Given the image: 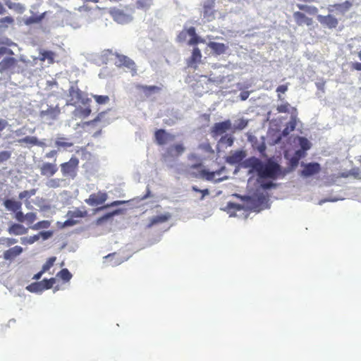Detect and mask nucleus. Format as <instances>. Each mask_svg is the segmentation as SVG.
Masks as SVG:
<instances>
[{"mask_svg": "<svg viewBox=\"0 0 361 361\" xmlns=\"http://www.w3.org/2000/svg\"><path fill=\"white\" fill-rule=\"evenodd\" d=\"M245 164L246 167L255 171L261 178L276 179L281 174L280 165L271 159L263 163L259 159L251 157L246 159Z\"/></svg>", "mask_w": 361, "mask_h": 361, "instance_id": "f257e3e1", "label": "nucleus"}, {"mask_svg": "<svg viewBox=\"0 0 361 361\" xmlns=\"http://www.w3.org/2000/svg\"><path fill=\"white\" fill-rule=\"evenodd\" d=\"M202 161L189 165L185 169V174L192 178H203L207 180H213L216 174H219L220 171H209L206 169H202Z\"/></svg>", "mask_w": 361, "mask_h": 361, "instance_id": "f03ea898", "label": "nucleus"}, {"mask_svg": "<svg viewBox=\"0 0 361 361\" xmlns=\"http://www.w3.org/2000/svg\"><path fill=\"white\" fill-rule=\"evenodd\" d=\"M23 71V68L18 65V61L16 58L9 56L4 58L0 61V73L7 74L19 73Z\"/></svg>", "mask_w": 361, "mask_h": 361, "instance_id": "7ed1b4c3", "label": "nucleus"}, {"mask_svg": "<svg viewBox=\"0 0 361 361\" xmlns=\"http://www.w3.org/2000/svg\"><path fill=\"white\" fill-rule=\"evenodd\" d=\"M79 166V159L73 156L69 161L60 165L61 171L64 177L74 179L78 173Z\"/></svg>", "mask_w": 361, "mask_h": 361, "instance_id": "20e7f679", "label": "nucleus"}, {"mask_svg": "<svg viewBox=\"0 0 361 361\" xmlns=\"http://www.w3.org/2000/svg\"><path fill=\"white\" fill-rule=\"evenodd\" d=\"M61 109L58 105L48 106L46 110L39 111V116L41 121L48 125H52L59 118Z\"/></svg>", "mask_w": 361, "mask_h": 361, "instance_id": "39448f33", "label": "nucleus"}, {"mask_svg": "<svg viewBox=\"0 0 361 361\" xmlns=\"http://www.w3.org/2000/svg\"><path fill=\"white\" fill-rule=\"evenodd\" d=\"M214 7V0H209L204 3L201 13L205 22H212L216 19L218 12Z\"/></svg>", "mask_w": 361, "mask_h": 361, "instance_id": "423d86ee", "label": "nucleus"}, {"mask_svg": "<svg viewBox=\"0 0 361 361\" xmlns=\"http://www.w3.org/2000/svg\"><path fill=\"white\" fill-rule=\"evenodd\" d=\"M135 88L138 91V96L141 99L144 98H149L152 94L159 92L161 90V87L156 85H143L140 84L135 85Z\"/></svg>", "mask_w": 361, "mask_h": 361, "instance_id": "0eeeda50", "label": "nucleus"}, {"mask_svg": "<svg viewBox=\"0 0 361 361\" xmlns=\"http://www.w3.org/2000/svg\"><path fill=\"white\" fill-rule=\"evenodd\" d=\"M185 150V147L182 143L175 144L168 147L166 152L162 154V158L166 161L169 158H177L180 156Z\"/></svg>", "mask_w": 361, "mask_h": 361, "instance_id": "6e6552de", "label": "nucleus"}, {"mask_svg": "<svg viewBox=\"0 0 361 361\" xmlns=\"http://www.w3.org/2000/svg\"><path fill=\"white\" fill-rule=\"evenodd\" d=\"M115 64L118 67H125L132 72L133 75L136 73V66L135 62L128 56L122 54H116Z\"/></svg>", "mask_w": 361, "mask_h": 361, "instance_id": "1a4fd4ad", "label": "nucleus"}, {"mask_svg": "<svg viewBox=\"0 0 361 361\" xmlns=\"http://www.w3.org/2000/svg\"><path fill=\"white\" fill-rule=\"evenodd\" d=\"M108 195L105 192H98L92 193L90 195L88 199H86L85 202L90 206H97L103 204L107 200Z\"/></svg>", "mask_w": 361, "mask_h": 361, "instance_id": "9d476101", "label": "nucleus"}, {"mask_svg": "<svg viewBox=\"0 0 361 361\" xmlns=\"http://www.w3.org/2000/svg\"><path fill=\"white\" fill-rule=\"evenodd\" d=\"M231 128V122L230 120H226L222 122L214 123L213 126L211 133L213 137L221 135Z\"/></svg>", "mask_w": 361, "mask_h": 361, "instance_id": "9b49d317", "label": "nucleus"}, {"mask_svg": "<svg viewBox=\"0 0 361 361\" xmlns=\"http://www.w3.org/2000/svg\"><path fill=\"white\" fill-rule=\"evenodd\" d=\"M293 16L296 25L298 26L306 25L310 27L313 25V19L310 17H308L302 11H295L293 14Z\"/></svg>", "mask_w": 361, "mask_h": 361, "instance_id": "f8f14e48", "label": "nucleus"}, {"mask_svg": "<svg viewBox=\"0 0 361 361\" xmlns=\"http://www.w3.org/2000/svg\"><path fill=\"white\" fill-rule=\"evenodd\" d=\"M317 20L322 25L329 29H334L338 25V19L330 14L326 16L318 15Z\"/></svg>", "mask_w": 361, "mask_h": 361, "instance_id": "ddd939ff", "label": "nucleus"}, {"mask_svg": "<svg viewBox=\"0 0 361 361\" xmlns=\"http://www.w3.org/2000/svg\"><path fill=\"white\" fill-rule=\"evenodd\" d=\"M202 53L198 47H194L191 56L187 59L186 64L188 67L197 68V64L201 63Z\"/></svg>", "mask_w": 361, "mask_h": 361, "instance_id": "4468645a", "label": "nucleus"}, {"mask_svg": "<svg viewBox=\"0 0 361 361\" xmlns=\"http://www.w3.org/2000/svg\"><path fill=\"white\" fill-rule=\"evenodd\" d=\"M154 137L156 142L159 145H164L168 141L173 140L175 138L173 135L166 133V131L164 129H159L156 130Z\"/></svg>", "mask_w": 361, "mask_h": 361, "instance_id": "2eb2a0df", "label": "nucleus"}, {"mask_svg": "<svg viewBox=\"0 0 361 361\" xmlns=\"http://www.w3.org/2000/svg\"><path fill=\"white\" fill-rule=\"evenodd\" d=\"M321 170V166L319 163H309L304 166L301 171V175L304 177H310L311 176L317 174Z\"/></svg>", "mask_w": 361, "mask_h": 361, "instance_id": "dca6fc26", "label": "nucleus"}, {"mask_svg": "<svg viewBox=\"0 0 361 361\" xmlns=\"http://www.w3.org/2000/svg\"><path fill=\"white\" fill-rule=\"evenodd\" d=\"M39 169L42 176L50 177L54 176L57 172L58 167L55 164L45 162L41 165Z\"/></svg>", "mask_w": 361, "mask_h": 361, "instance_id": "f3484780", "label": "nucleus"}, {"mask_svg": "<svg viewBox=\"0 0 361 361\" xmlns=\"http://www.w3.org/2000/svg\"><path fill=\"white\" fill-rule=\"evenodd\" d=\"M353 6V4L349 1H345L341 4H335L334 5H330L328 7V10L329 12H333L334 11H337L338 12L345 14Z\"/></svg>", "mask_w": 361, "mask_h": 361, "instance_id": "a211bd4d", "label": "nucleus"}, {"mask_svg": "<svg viewBox=\"0 0 361 361\" xmlns=\"http://www.w3.org/2000/svg\"><path fill=\"white\" fill-rule=\"evenodd\" d=\"M171 217L169 213H165L161 215H157L152 217L149 220V224L147 226V228H151L154 225L161 224L168 221Z\"/></svg>", "mask_w": 361, "mask_h": 361, "instance_id": "6ab92c4d", "label": "nucleus"}, {"mask_svg": "<svg viewBox=\"0 0 361 361\" xmlns=\"http://www.w3.org/2000/svg\"><path fill=\"white\" fill-rule=\"evenodd\" d=\"M23 251L22 247L16 245L4 252V258L6 260H12L20 255Z\"/></svg>", "mask_w": 361, "mask_h": 361, "instance_id": "aec40b11", "label": "nucleus"}, {"mask_svg": "<svg viewBox=\"0 0 361 361\" xmlns=\"http://www.w3.org/2000/svg\"><path fill=\"white\" fill-rule=\"evenodd\" d=\"M5 208L10 212L15 213L22 209V202L13 199H6L4 201Z\"/></svg>", "mask_w": 361, "mask_h": 361, "instance_id": "412c9836", "label": "nucleus"}, {"mask_svg": "<svg viewBox=\"0 0 361 361\" xmlns=\"http://www.w3.org/2000/svg\"><path fill=\"white\" fill-rule=\"evenodd\" d=\"M8 232L11 235H20L27 233V228L20 224H12L8 228Z\"/></svg>", "mask_w": 361, "mask_h": 361, "instance_id": "4be33fe9", "label": "nucleus"}, {"mask_svg": "<svg viewBox=\"0 0 361 361\" xmlns=\"http://www.w3.org/2000/svg\"><path fill=\"white\" fill-rule=\"evenodd\" d=\"M297 116L298 110L296 108L292 109V115L290 116V120L287 123L286 128L283 130V134H288L290 131H293L297 124Z\"/></svg>", "mask_w": 361, "mask_h": 361, "instance_id": "5701e85b", "label": "nucleus"}, {"mask_svg": "<svg viewBox=\"0 0 361 361\" xmlns=\"http://www.w3.org/2000/svg\"><path fill=\"white\" fill-rule=\"evenodd\" d=\"M56 56V53L52 51L42 49L39 51V59L43 62L47 61L48 63L53 64Z\"/></svg>", "mask_w": 361, "mask_h": 361, "instance_id": "b1692460", "label": "nucleus"}, {"mask_svg": "<svg viewBox=\"0 0 361 361\" xmlns=\"http://www.w3.org/2000/svg\"><path fill=\"white\" fill-rule=\"evenodd\" d=\"M208 47L212 50L216 55H221L224 54L228 49V47L224 43L210 42Z\"/></svg>", "mask_w": 361, "mask_h": 361, "instance_id": "393cba45", "label": "nucleus"}, {"mask_svg": "<svg viewBox=\"0 0 361 361\" xmlns=\"http://www.w3.org/2000/svg\"><path fill=\"white\" fill-rule=\"evenodd\" d=\"M245 152L243 150L235 151L227 157V161L230 164H238L245 157Z\"/></svg>", "mask_w": 361, "mask_h": 361, "instance_id": "a878e982", "label": "nucleus"}, {"mask_svg": "<svg viewBox=\"0 0 361 361\" xmlns=\"http://www.w3.org/2000/svg\"><path fill=\"white\" fill-rule=\"evenodd\" d=\"M107 111H102L97 114V116L93 120L84 123V126H94L98 122H103L104 124L109 123V119L106 118Z\"/></svg>", "mask_w": 361, "mask_h": 361, "instance_id": "bb28decb", "label": "nucleus"}, {"mask_svg": "<svg viewBox=\"0 0 361 361\" xmlns=\"http://www.w3.org/2000/svg\"><path fill=\"white\" fill-rule=\"evenodd\" d=\"M18 142L20 144H26L30 146H39L43 147L44 145V142L39 141L36 137L34 136H26L22 139L18 140Z\"/></svg>", "mask_w": 361, "mask_h": 361, "instance_id": "cd10ccee", "label": "nucleus"}, {"mask_svg": "<svg viewBox=\"0 0 361 361\" xmlns=\"http://www.w3.org/2000/svg\"><path fill=\"white\" fill-rule=\"evenodd\" d=\"M110 13L113 18L118 23H123L127 18V16L119 9L114 8L111 10Z\"/></svg>", "mask_w": 361, "mask_h": 361, "instance_id": "c85d7f7f", "label": "nucleus"}, {"mask_svg": "<svg viewBox=\"0 0 361 361\" xmlns=\"http://www.w3.org/2000/svg\"><path fill=\"white\" fill-rule=\"evenodd\" d=\"M297 7L300 11H305L310 15H316L318 13V8L314 6H307L305 4H297Z\"/></svg>", "mask_w": 361, "mask_h": 361, "instance_id": "c756f323", "label": "nucleus"}, {"mask_svg": "<svg viewBox=\"0 0 361 361\" xmlns=\"http://www.w3.org/2000/svg\"><path fill=\"white\" fill-rule=\"evenodd\" d=\"M5 4L8 8L13 9L20 13H23L25 11V6L20 3H14L8 0L5 2Z\"/></svg>", "mask_w": 361, "mask_h": 361, "instance_id": "7c9ffc66", "label": "nucleus"}, {"mask_svg": "<svg viewBox=\"0 0 361 361\" xmlns=\"http://www.w3.org/2000/svg\"><path fill=\"white\" fill-rule=\"evenodd\" d=\"M293 108L294 107L291 106L288 102H284L281 104L277 106L276 110L279 113H290L292 115Z\"/></svg>", "mask_w": 361, "mask_h": 361, "instance_id": "2f4dec72", "label": "nucleus"}, {"mask_svg": "<svg viewBox=\"0 0 361 361\" xmlns=\"http://www.w3.org/2000/svg\"><path fill=\"white\" fill-rule=\"evenodd\" d=\"M56 276L60 278L65 282L69 281L72 278L71 273L68 269H62L59 272L57 273Z\"/></svg>", "mask_w": 361, "mask_h": 361, "instance_id": "473e14b6", "label": "nucleus"}, {"mask_svg": "<svg viewBox=\"0 0 361 361\" xmlns=\"http://www.w3.org/2000/svg\"><path fill=\"white\" fill-rule=\"evenodd\" d=\"M68 215L71 218H82L87 215V212L86 210L75 209L73 211L68 212Z\"/></svg>", "mask_w": 361, "mask_h": 361, "instance_id": "72a5a7b5", "label": "nucleus"}, {"mask_svg": "<svg viewBox=\"0 0 361 361\" xmlns=\"http://www.w3.org/2000/svg\"><path fill=\"white\" fill-rule=\"evenodd\" d=\"M73 143L71 142L68 141V140L65 137H59L55 141V145L58 147H70L73 146Z\"/></svg>", "mask_w": 361, "mask_h": 361, "instance_id": "f704fd0d", "label": "nucleus"}, {"mask_svg": "<svg viewBox=\"0 0 361 361\" xmlns=\"http://www.w3.org/2000/svg\"><path fill=\"white\" fill-rule=\"evenodd\" d=\"M42 283V288L43 291L45 290L50 289L53 287L54 283H56L55 278H51L49 279H43L42 281H39Z\"/></svg>", "mask_w": 361, "mask_h": 361, "instance_id": "c9c22d12", "label": "nucleus"}, {"mask_svg": "<svg viewBox=\"0 0 361 361\" xmlns=\"http://www.w3.org/2000/svg\"><path fill=\"white\" fill-rule=\"evenodd\" d=\"M27 290L32 293H39L42 292V283L40 282H34L27 286Z\"/></svg>", "mask_w": 361, "mask_h": 361, "instance_id": "e433bc0d", "label": "nucleus"}, {"mask_svg": "<svg viewBox=\"0 0 361 361\" xmlns=\"http://www.w3.org/2000/svg\"><path fill=\"white\" fill-rule=\"evenodd\" d=\"M51 224L49 221L44 220L40 221L34 224L33 226H30V228L32 230H39L40 228H48L50 226Z\"/></svg>", "mask_w": 361, "mask_h": 361, "instance_id": "4c0bfd02", "label": "nucleus"}, {"mask_svg": "<svg viewBox=\"0 0 361 361\" xmlns=\"http://www.w3.org/2000/svg\"><path fill=\"white\" fill-rule=\"evenodd\" d=\"M248 124L247 120L244 118L238 119L233 126L234 130H241L244 129Z\"/></svg>", "mask_w": 361, "mask_h": 361, "instance_id": "58836bf2", "label": "nucleus"}, {"mask_svg": "<svg viewBox=\"0 0 361 361\" xmlns=\"http://www.w3.org/2000/svg\"><path fill=\"white\" fill-rule=\"evenodd\" d=\"M288 88V83L285 85H281L277 87L276 88V92L278 93L277 97L278 100L283 102L284 98L281 96V93H285Z\"/></svg>", "mask_w": 361, "mask_h": 361, "instance_id": "ea45409f", "label": "nucleus"}, {"mask_svg": "<svg viewBox=\"0 0 361 361\" xmlns=\"http://www.w3.org/2000/svg\"><path fill=\"white\" fill-rule=\"evenodd\" d=\"M56 260V257H49L42 266V272L47 271L51 267H53Z\"/></svg>", "mask_w": 361, "mask_h": 361, "instance_id": "a19ab883", "label": "nucleus"}, {"mask_svg": "<svg viewBox=\"0 0 361 361\" xmlns=\"http://www.w3.org/2000/svg\"><path fill=\"white\" fill-rule=\"evenodd\" d=\"M234 139L231 135H225L220 139V142L225 144L228 147H231L233 145Z\"/></svg>", "mask_w": 361, "mask_h": 361, "instance_id": "79ce46f5", "label": "nucleus"}, {"mask_svg": "<svg viewBox=\"0 0 361 361\" xmlns=\"http://www.w3.org/2000/svg\"><path fill=\"white\" fill-rule=\"evenodd\" d=\"M93 98L99 104H104L109 102V97L106 95H93Z\"/></svg>", "mask_w": 361, "mask_h": 361, "instance_id": "37998d69", "label": "nucleus"}, {"mask_svg": "<svg viewBox=\"0 0 361 361\" xmlns=\"http://www.w3.org/2000/svg\"><path fill=\"white\" fill-rule=\"evenodd\" d=\"M299 144L303 150H307L311 147V143L310 141L303 137L299 138Z\"/></svg>", "mask_w": 361, "mask_h": 361, "instance_id": "c03bdc74", "label": "nucleus"}, {"mask_svg": "<svg viewBox=\"0 0 361 361\" xmlns=\"http://www.w3.org/2000/svg\"><path fill=\"white\" fill-rule=\"evenodd\" d=\"M204 40L199 37L197 35L192 37L188 42V44L190 46H195L199 43H204Z\"/></svg>", "mask_w": 361, "mask_h": 361, "instance_id": "a18cd8bd", "label": "nucleus"}, {"mask_svg": "<svg viewBox=\"0 0 361 361\" xmlns=\"http://www.w3.org/2000/svg\"><path fill=\"white\" fill-rule=\"evenodd\" d=\"M153 3V0H137V6L141 8H148Z\"/></svg>", "mask_w": 361, "mask_h": 361, "instance_id": "49530a36", "label": "nucleus"}, {"mask_svg": "<svg viewBox=\"0 0 361 361\" xmlns=\"http://www.w3.org/2000/svg\"><path fill=\"white\" fill-rule=\"evenodd\" d=\"M39 239V235H34L32 236H30V238H21L22 243L25 244H32L35 242L37 241Z\"/></svg>", "mask_w": 361, "mask_h": 361, "instance_id": "de8ad7c7", "label": "nucleus"}, {"mask_svg": "<svg viewBox=\"0 0 361 361\" xmlns=\"http://www.w3.org/2000/svg\"><path fill=\"white\" fill-rule=\"evenodd\" d=\"M11 157V152L10 151H0V163L8 161Z\"/></svg>", "mask_w": 361, "mask_h": 361, "instance_id": "09e8293b", "label": "nucleus"}, {"mask_svg": "<svg viewBox=\"0 0 361 361\" xmlns=\"http://www.w3.org/2000/svg\"><path fill=\"white\" fill-rule=\"evenodd\" d=\"M14 20L11 16H6L0 18V25L4 27H7L8 25L13 23Z\"/></svg>", "mask_w": 361, "mask_h": 361, "instance_id": "8fccbe9b", "label": "nucleus"}, {"mask_svg": "<svg viewBox=\"0 0 361 361\" xmlns=\"http://www.w3.org/2000/svg\"><path fill=\"white\" fill-rule=\"evenodd\" d=\"M61 180L59 178L50 179L47 185L49 188H56L60 186Z\"/></svg>", "mask_w": 361, "mask_h": 361, "instance_id": "3c124183", "label": "nucleus"}, {"mask_svg": "<svg viewBox=\"0 0 361 361\" xmlns=\"http://www.w3.org/2000/svg\"><path fill=\"white\" fill-rule=\"evenodd\" d=\"M37 219V215L35 212H28L25 214V221L27 224H32Z\"/></svg>", "mask_w": 361, "mask_h": 361, "instance_id": "603ef678", "label": "nucleus"}, {"mask_svg": "<svg viewBox=\"0 0 361 361\" xmlns=\"http://www.w3.org/2000/svg\"><path fill=\"white\" fill-rule=\"evenodd\" d=\"M14 214L15 218L18 222L23 223L25 221V214H23L21 209L16 211Z\"/></svg>", "mask_w": 361, "mask_h": 361, "instance_id": "864d4df0", "label": "nucleus"}, {"mask_svg": "<svg viewBox=\"0 0 361 361\" xmlns=\"http://www.w3.org/2000/svg\"><path fill=\"white\" fill-rule=\"evenodd\" d=\"M125 203H126V201H121V200L114 201V202H111L110 204H107L103 207H99L98 209V210L104 209L109 208L111 207L118 206V205H121V204H123Z\"/></svg>", "mask_w": 361, "mask_h": 361, "instance_id": "5fc2aeb1", "label": "nucleus"}, {"mask_svg": "<svg viewBox=\"0 0 361 361\" xmlns=\"http://www.w3.org/2000/svg\"><path fill=\"white\" fill-rule=\"evenodd\" d=\"M5 54L8 55V56H9L13 55L14 53L11 49H8L5 47H0V58Z\"/></svg>", "mask_w": 361, "mask_h": 361, "instance_id": "6e6d98bb", "label": "nucleus"}, {"mask_svg": "<svg viewBox=\"0 0 361 361\" xmlns=\"http://www.w3.org/2000/svg\"><path fill=\"white\" fill-rule=\"evenodd\" d=\"M192 190L195 192H200L202 193V197H201V200H203L204 196L207 195L209 194V191L208 189H203V190H200L199 189L197 186H192Z\"/></svg>", "mask_w": 361, "mask_h": 361, "instance_id": "4d7b16f0", "label": "nucleus"}, {"mask_svg": "<svg viewBox=\"0 0 361 361\" xmlns=\"http://www.w3.org/2000/svg\"><path fill=\"white\" fill-rule=\"evenodd\" d=\"M92 110L90 107L81 108L79 109V113L81 116L86 118L90 115Z\"/></svg>", "mask_w": 361, "mask_h": 361, "instance_id": "13d9d810", "label": "nucleus"}, {"mask_svg": "<svg viewBox=\"0 0 361 361\" xmlns=\"http://www.w3.org/2000/svg\"><path fill=\"white\" fill-rule=\"evenodd\" d=\"M121 212V209H116L114 210V212H110V213H108L106 214H105L102 218H101L99 220H102V219H108L111 217H112L114 215H116V214H119Z\"/></svg>", "mask_w": 361, "mask_h": 361, "instance_id": "bf43d9fd", "label": "nucleus"}, {"mask_svg": "<svg viewBox=\"0 0 361 361\" xmlns=\"http://www.w3.org/2000/svg\"><path fill=\"white\" fill-rule=\"evenodd\" d=\"M188 159L189 161H197V163L202 161L200 157L194 153H191V154H188Z\"/></svg>", "mask_w": 361, "mask_h": 361, "instance_id": "052dcab7", "label": "nucleus"}, {"mask_svg": "<svg viewBox=\"0 0 361 361\" xmlns=\"http://www.w3.org/2000/svg\"><path fill=\"white\" fill-rule=\"evenodd\" d=\"M39 237H42V238L44 240H47L49 238H50L51 235H52V232L51 231H41L39 233Z\"/></svg>", "mask_w": 361, "mask_h": 361, "instance_id": "680f3d73", "label": "nucleus"}, {"mask_svg": "<svg viewBox=\"0 0 361 361\" xmlns=\"http://www.w3.org/2000/svg\"><path fill=\"white\" fill-rule=\"evenodd\" d=\"M257 151L262 154L265 155L266 145L264 142H262L257 147Z\"/></svg>", "mask_w": 361, "mask_h": 361, "instance_id": "e2e57ef3", "label": "nucleus"}, {"mask_svg": "<svg viewBox=\"0 0 361 361\" xmlns=\"http://www.w3.org/2000/svg\"><path fill=\"white\" fill-rule=\"evenodd\" d=\"M77 223H78L77 221H75V220L73 219V218H71V219H68V220L64 221L63 227L72 226L75 225Z\"/></svg>", "mask_w": 361, "mask_h": 361, "instance_id": "0e129e2a", "label": "nucleus"}, {"mask_svg": "<svg viewBox=\"0 0 361 361\" xmlns=\"http://www.w3.org/2000/svg\"><path fill=\"white\" fill-rule=\"evenodd\" d=\"M18 197H19V199L23 200V199H25V198H30L31 197H30V195L29 194L28 190H24V191H22V192H20L19 193Z\"/></svg>", "mask_w": 361, "mask_h": 361, "instance_id": "69168bd1", "label": "nucleus"}, {"mask_svg": "<svg viewBox=\"0 0 361 361\" xmlns=\"http://www.w3.org/2000/svg\"><path fill=\"white\" fill-rule=\"evenodd\" d=\"M351 67L353 70L361 71V62H354L352 63Z\"/></svg>", "mask_w": 361, "mask_h": 361, "instance_id": "338daca9", "label": "nucleus"}, {"mask_svg": "<svg viewBox=\"0 0 361 361\" xmlns=\"http://www.w3.org/2000/svg\"><path fill=\"white\" fill-rule=\"evenodd\" d=\"M7 245H12L17 243V240L13 238H7L4 240Z\"/></svg>", "mask_w": 361, "mask_h": 361, "instance_id": "774afa93", "label": "nucleus"}]
</instances>
